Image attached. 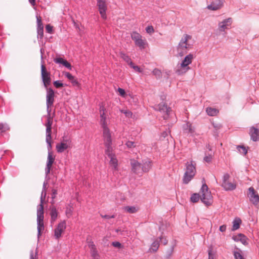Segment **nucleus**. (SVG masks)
I'll use <instances>...</instances> for the list:
<instances>
[{"label":"nucleus","mask_w":259,"mask_h":259,"mask_svg":"<svg viewBox=\"0 0 259 259\" xmlns=\"http://www.w3.org/2000/svg\"><path fill=\"white\" fill-rule=\"evenodd\" d=\"M37 249H36L35 252L34 253L33 250H31L30 251V258L29 259H37Z\"/></svg>","instance_id":"nucleus-44"},{"label":"nucleus","mask_w":259,"mask_h":259,"mask_svg":"<svg viewBox=\"0 0 259 259\" xmlns=\"http://www.w3.org/2000/svg\"><path fill=\"white\" fill-rule=\"evenodd\" d=\"M232 22V20L231 18L225 19L222 22H220L218 24L219 30L220 31H225L226 29L231 26Z\"/></svg>","instance_id":"nucleus-19"},{"label":"nucleus","mask_w":259,"mask_h":259,"mask_svg":"<svg viewBox=\"0 0 259 259\" xmlns=\"http://www.w3.org/2000/svg\"><path fill=\"white\" fill-rule=\"evenodd\" d=\"M146 31L147 33H149V34H151L154 32V28L152 26L150 25L148 26L146 28Z\"/></svg>","instance_id":"nucleus-46"},{"label":"nucleus","mask_w":259,"mask_h":259,"mask_svg":"<svg viewBox=\"0 0 259 259\" xmlns=\"http://www.w3.org/2000/svg\"><path fill=\"white\" fill-rule=\"evenodd\" d=\"M117 91H118V92L119 93V94L121 96H122L123 97H125V92L124 89H121L120 88H118Z\"/></svg>","instance_id":"nucleus-50"},{"label":"nucleus","mask_w":259,"mask_h":259,"mask_svg":"<svg viewBox=\"0 0 259 259\" xmlns=\"http://www.w3.org/2000/svg\"><path fill=\"white\" fill-rule=\"evenodd\" d=\"M223 4V0H216L215 2H212L207 8L209 10L215 11L220 9L222 7Z\"/></svg>","instance_id":"nucleus-23"},{"label":"nucleus","mask_w":259,"mask_h":259,"mask_svg":"<svg viewBox=\"0 0 259 259\" xmlns=\"http://www.w3.org/2000/svg\"><path fill=\"white\" fill-rule=\"evenodd\" d=\"M51 111H47V115L46 117L47 118V122L44 124L46 127H52L53 124V117L51 115Z\"/></svg>","instance_id":"nucleus-30"},{"label":"nucleus","mask_w":259,"mask_h":259,"mask_svg":"<svg viewBox=\"0 0 259 259\" xmlns=\"http://www.w3.org/2000/svg\"><path fill=\"white\" fill-rule=\"evenodd\" d=\"M47 185H48L47 181H44V182L43 183V187H42V190H44V191H45V190L47 191Z\"/></svg>","instance_id":"nucleus-60"},{"label":"nucleus","mask_w":259,"mask_h":259,"mask_svg":"<svg viewBox=\"0 0 259 259\" xmlns=\"http://www.w3.org/2000/svg\"><path fill=\"white\" fill-rule=\"evenodd\" d=\"M120 57L124 61H125L129 65L131 64V63H133V62L131 61V59L130 57L129 56L126 55V54L120 52Z\"/></svg>","instance_id":"nucleus-35"},{"label":"nucleus","mask_w":259,"mask_h":259,"mask_svg":"<svg viewBox=\"0 0 259 259\" xmlns=\"http://www.w3.org/2000/svg\"><path fill=\"white\" fill-rule=\"evenodd\" d=\"M101 217L103 218H105V219H107L114 218L115 217V216L114 215H101Z\"/></svg>","instance_id":"nucleus-56"},{"label":"nucleus","mask_w":259,"mask_h":259,"mask_svg":"<svg viewBox=\"0 0 259 259\" xmlns=\"http://www.w3.org/2000/svg\"><path fill=\"white\" fill-rule=\"evenodd\" d=\"M72 208L71 207H67L66 210V213L68 218L72 215Z\"/></svg>","instance_id":"nucleus-52"},{"label":"nucleus","mask_w":259,"mask_h":259,"mask_svg":"<svg viewBox=\"0 0 259 259\" xmlns=\"http://www.w3.org/2000/svg\"><path fill=\"white\" fill-rule=\"evenodd\" d=\"M41 53L42 54V49L40 50Z\"/></svg>","instance_id":"nucleus-64"},{"label":"nucleus","mask_w":259,"mask_h":259,"mask_svg":"<svg viewBox=\"0 0 259 259\" xmlns=\"http://www.w3.org/2000/svg\"><path fill=\"white\" fill-rule=\"evenodd\" d=\"M155 110H157L163 114V117L164 119H166L170 111V108L167 107L166 104L165 103H162L156 105L154 106Z\"/></svg>","instance_id":"nucleus-14"},{"label":"nucleus","mask_w":259,"mask_h":259,"mask_svg":"<svg viewBox=\"0 0 259 259\" xmlns=\"http://www.w3.org/2000/svg\"><path fill=\"white\" fill-rule=\"evenodd\" d=\"M249 194L248 197L249 200L255 205H256L259 202V195L255 191L253 187H250L248 189Z\"/></svg>","instance_id":"nucleus-17"},{"label":"nucleus","mask_w":259,"mask_h":259,"mask_svg":"<svg viewBox=\"0 0 259 259\" xmlns=\"http://www.w3.org/2000/svg\"><path fill=\"white\" fill-rule=\"evenodd\" d=\"M233 255L235 259H245L242 254V251L239 249H237L233 251Z\"/></svg>","instance_id":"nucleus-34"},{"label":"nucleus","mask_w":259,"mask_h":259,"mask_svg":"<svg viewBox=\"0 0 259 259\" xmlns=\"http://www.w3.org/2000/svg\"><path fill=\"white\" fill-rule=\"evenodd\" d=\"M194 58V55L191 53L186 56L181 63L178 65V68L176 71V73L178 75H182L190 70V68L189 65L192 63Z\"/></svg>","instance_id":"nucleus-4"},{"label":"nucleus","mask_w":259,"mask_h":259,"mask_svg":"<svg viewBox=\"0 0 259 259\" xmlns=\"http://www.w3.org/2000/svg\"><path fill=\"white\" fill-rule=\"evenodd\" d=\"M152 162L151 160L146 159L142 160V170L143 173L148 172L152 168Z\"/></svg>","instance_id":"nucleus-21"},{"label":"nucleus","mask_w":259,"mask_h":259,"mask_svg":"<svg viewBox=\"0 0 259 259\" xmlns=\"http://www.w3.org/2000/svg\"><path fill=\"white\" fill-rule=\"evenodd\" d=\"M37 37L42 39L44 37V26L40 17L36 16Z\"/></svg>","instance_id":"nucleus-20"},{"label":"nucleus","mask_w":259,"mask_h":259,"mask_svg":"<svg viewBox=\"0 0 259 259\" xmlns=\"http://www.w3.org/2000/svg\"><path fill=\"white\" fill-rule=\"evenodd\" d=\"M212 125L213 126V127L216 130H218L220 129L222 127V125L221 124H217V123H213Z\"/></svg>","instance_id":"nucleus-58"},{"label":"nucleus","mask_w":259,"mask_h":259,"mask_svg":"<svg viewBox=\"0 0 259 259\" xmlns=\"http://www.w3.org/2000/svg\"><path fill=\"white\" fill-rule=\"evenodd\" d=\"M89 247L90 248V250L96 248L95 245L94 244L93 241H89L88 242Z\"/></svg>","instance_id":"nucleus-53"},{"label":"nucleus","mask_w":259,"mask_h":259,"mask_svg":"<svg viewBox=\"0 0 259 259\" xmlns=\"http://www.w3.org/2000/svg\"><path fill=\"white\" fill-rule=\"evenodd\" d=\"M130 66L134 69V70L136 72H139V73H142L143 72V70L138 66L134 65V64L133 63H131V64L130 65Z\"/></svg>","instance_id":"nucleus-40"},{"label":"nucleus","mask_w":259,"mask_h":259,"mask_svg":"<svg viewBox=\"0 0 259 259\" xmlns=\"http://www.w3.org/2000/svg\"><path fill=\"white\" fill-rule=\"evenodd\" d=\"M53 83L56 88H60L64 86V84L59 80L55 81Z\"/></svg>","instance_id":"nucleus-47"},{"label":"nucleus","mask_w":259,"mask_h":259,"mask_svg":"<svg viewBox=\"0 0 259 259\" xmlns=\"http://www.w3.org/2000/svg\"><path fill=\"white\" fill-rule=\"evenodd\" d=\"M158 239H159V241L161 242V243H162L163 245L167 244V243L168 242L167 240L164 236H161V237H158Z\"/></svg>","instance_id":"nucleus-48"},{"label":"nucleus","mask_w":259,"mask_h":259,"mask_svg":"<svg viewBox=\"0 0 259 259\" xmlns=\"http://www.w3.org/2000/svg\"><path fill=\"white\" fill-rule=\"evenodd\" d=\"M191 161L186 163V169L184 173L183 182L184 184H188L193 178L196 172L195 163Z\"/></svg>","instance_id":"nucleus-5"},{"label":"nucleus","mask_w":259,"mask_h":259,"mask_svg":"<svg viewBox=\"0 0 259 259\" xmlns=\"http://www.w3.org/2000/svg\"><path fill=\"white\" fill-rule=\"evenodd\" d=\"M241 223V220L238 218H236L233 222L232 230L235 231L239 229Z\"/></svg>","instance_id":"nucleus-32"},{"label":"nucleus","mask_w":259,"mask_h":259,"mask_svg":"<svg viewBox=\"0 0 259 259\" xmlns=\"http://www.w3.org/2000/svg\"><path fill=\"white\" fill-rule=\"evenodd\" d=\"M207 147V148L209 150V151H211V147L210 146V145L208 144L206 146Z\"/></svg>","instance_id":"nucleus-63"},{"label":"nucleus","mask_w":259,"mask_h":259,"mask_svg":"<svg viewBox=\"0 0 259 259\" xmlns=\"http://www.w3.org/2000/svg\"><path fill=\"white\" fill-rule=\"evenodd\" d=\"M100 123L103 129V138L104 143L112 141L111 132L107 126L105 113H101V115H100Z\"/></svg>","instance_id":"nucleus-6"},{"label":"nucleus","mask_w":259,"mask_h":259,"mask_svg":"<svg viewBox=\"0 0 259 259\" xmlns=\"http://www.w3.org/2000/svg\"><path fill=\"white\" fill-rule=\"evenodd\" d=\"M46 31L49 33H52L53 32V27L50 24H47L46 26Z\"/></svg>","instance_id":"nucleus-49"},{"label":"nucleus","mask_w":259,"mask_h":259,"mask_svg":"<svg viewBox=\"0 0 259 259\" xmlns=\"http://www.w3.org/2000/svg\"><path fill=\"white\" fill-rule=\"evenodd\" d=\"M66 228V222L63 221L59 223L54 230V236L56 239H58L61 236L62 233Z\"/></svg>","instance_id":"nucleus-16"},{"label":"nucleus","mask_w":259,"mask_h":259,"mask_svg":"<svg viewBox=\"0 0 259 259\" xmlns=\"http://www.w3.org/2000/svg\"><path fill=\"white\" fill-rule=\"evenodd\" d=\"M153 74L156 77V78L159 79L162 77V72L161 71L155 68L152 71Z\"/></svg>","instance_id":"nucleus-37"},{"label":"nucleus","mask_w":259,"mask_h":259,"mask_svg":"<svg viewBox=\"0 0 259 259\" xmlns=\"http://www.w3.org/2000/svg\"><path fill=\"white\" fill-rule=\"evenodd\" d=\"M50 151L51 150L49 151L48 152L47 165L45 168V173L46 176H47L50 172L51 168L55 160V158L53 157L52 153Z\"/></svg>","instance_id":"nucleus-18"},{"label":"nucleus","mask_w":259,"mask_h":259,"mask_svg":"<svg viewBox=\"0 0 259 259\" xmlns=\"http://www.w3.org/2000/svg\"><path fill=\"white\" fill-rule=\"evenodd\" d=\"M112 244L114 247L117 248H120L121 246V243L117 241L113 242Z\"/></svg>","instance_id":"nucleus-55"},{"label":"nucleus","mask_w":259,"mask_h":259,"mask_svg":"<svg viewBox=\"0 0 259 259\" xmlns=\"http://www.w3.org/2000/svg\"><path fill=\"white\" fill-rule=\"evenodd\" d=\"M46 195L47 191L45 190L44 191V190H42L40 198V204L38 205L37 210H40V208H41V210H44L43 203L45 201Z\"/></svg>","instance_id":"nucleus-29"},{"label":"nucleus","mask_w":259,"mask_h":259,"mask_svg":"<svg viewBox=\"0 0 259 259\" xmlns=\"http://www.w3.org/2000/svg\"><path fill=\"white\" fill-rule=\"evenodd\" d=\"M159 242L160 241L158 239V238H157L152 243L150 249H151L153 252H156L159 248Z\"/></svg>","instance_id":"nucleus-33"},{"label":"nucleus","mask_w":259,"mask_h":259,"mask_svg":"<svg viewBox=\"0 0 259 259\" xmlns=\"http://www.w3.org/2000/svg\"><path fill=\"white\" fill-rule=\"evenodd\" d=\"M184 133L187 135H192L194 133V129L192 127L191 124L189 122L183 125V126Z\"/></svg>","instance_id":"nucleus-26"},{"label":"nucleus","mask_w":259,"mask_h":259,"mask_svg":"<svg viewBox=\"0 0 259 259\" xmlns=\"http://www.w3.org/2000/svg\"><path fill=\"white\" fill-rule=\"evenodd\" d=\"M46 141L47 143V148L48 151H50L52 149V127H46Z\"/></svg>","instance_id":"nucleus-22"},{"label":"nucleus","mask_w":259,"mask_h":259,"mask_svg":"<svg viewBox=\"0 0 259 259\" xmlns=\"http://www.w3.org/2000/svg\"><path fill=\"white\" fill-rule=\"evenodd\" d=\"M112 141L104 143L106 155L110 158L109 164L114 171L118 170V160L115 154L113 152V148L112 147Z\"/></svg>","instance_id":"nucleus-3"},{"label":"nucleus","mask_w":259,"mask_h":259,"mask_svg":"<svg viewBox=\"0 0 259 259\" xmlns=\"http://www.w3.org/2000/svg\"><path fill=\"white\" fill-rule=\"evenodd\" d=\"M230 178V175L228 173H226L224 175L222 178L221 186L226 191H232L235 190L236 188V184L235 182L229 181Z\"/></svg>","instance_id":"nucleus-8"},{"label":"nucleus","mask_w":259,"mask_h":259,"mask_svg":"<svg viewBox=\"0 0 259 259\" xmlns=\"http://www.w3.org/2000/svg\"><path fill=\"white\" fill-rule=\"evenodd\" d=\"M206 111L209 116H215L218 113V110L215 108L208 107L206 108Z\"/></svg>","instance_id":"nucleus-36"},{"label":"nucleus","mask_w":259,"mask_h":259,"mask_svg":"<svg viewBox=\"0 0 259 259\" xmlns=\"http://www.w3.org/2000/svg\"><path fill=\"white\" fill-rule=\"evenodd\" d=\"M9 129V126L6 123H0V131L2 132H5Z\"/></svg>","instance_id":"nucleus-43"},{"label":"nucleus","mask_w":259,"mask_h":259,"mask_svg":"<svg viewBox=\"0 0 259 259\" xmlns=\"http://www.w3.org/2000/svg\"><path fill=\"white\" fill-rule=\"evenodd\" d=\"M135 143L134 142H132V141H127L126 143H125V145L128 148H131L132 147H135Z\"/></svg>","instance_id":"nucleus-51"},{"label":"nucleus","mask_w":259,"mask_h":259,"mask_svg":"<svg viewBox=\"0 0 259 259\" xmlns=\"http://www.w3.org/2000/svg\"><path fill=\"white\" fill-rule=\"evenodd\" d=\"M64 74L65 77H67L71 81L73 85H78L79 84L77 79L71 73L66 72L64 73Z\"/></svg>","instance_id":"nucleus-28"},{"label":"nucleus","mask_w":259,"mask_h":259,"mask_svg":"<svg viewBox=\"0 0 259 259\" xmlns=\"http://www.w3.org/2000/svg\"><path fill=\"white\" fill-rule=\"evenodd\" d=\"M199 193L193 194L190 198L191 201L193 203L197 202L200 199L206 206H210L213 202L212 196L211 192L208 190V188L205 183L202 184Z\"/></svg>","instance_id":"nucleus-1"},{"label":"nucleus","mask_w":259,"mask_h":259,"mask_svg":"<svg viewBox=\"0 0 259 259\" xmlns=\"http://www.w3.org/2000/svg\"><path fill=\"white\" fill-rule=\"evenodd\" d=\"M237 149L241 154L243 155H245L247 153V149L243 146H238Z\"/></svg>","instance_id":"nucleus-41"},{"label":"nucleus","mask_w":259,"mask_h":259,"mask_svg":"<svg viewBox=\"0 0 259 259\" xmlns=\"http://www.w3.org/2000/svg\"><path fill=\"white\" fill-rule=\"evenodd\" d=\"M54 92L52 88H47L46 104L47 111H51L50 107L54 102Z\"/></svg>","instance_id":"nucleus-13"},{"label":"nucleus","mask_w":259,"mask_h":259,"mask_svg":"<svg viewBox=\"0 0 259 259\" xmlns=\"http://www.w3.org/2000/svg\"><path fill=\"white\" fill-rule=\"evenodd\" d=\"M50 211L51 222L52 223H53L57 220L58 213L56 207L54 206L50 207Z\"/></svg>","instance_id":"nucleus-27"},{"label":"nucleus","mask_w":259,"mask_h":259,"mask_svg":"<svg viewBox=\"0 0 259 259\" xmlns=\"http://www.w3.org/2000/svg\"><path fill=\"white\" fill-rule=\"evenodd\" d=\"M249 135L251 139L253 141H257L259 140V131L257 128L254 126L251 127L250 128Z\"/></svg>","instance_id":"nucleus-25"},{"label":"nucleus","mask_w":259,"mask_h":259,"mask_svg":"<svg viewBox=\"0 0 259 259\" xmlns=\"http://www.w3.org/2000/svg\"><path fill=\"white\" fill-rule=\"evenodd\" d=\"M120 112L123 113L126 117L131 118L133 115L132 112L129 110H121Z\"/></svg>","instance_id":"nucleus-42"},{"label":"nucleus","mask_w":259,"mask_h":259,"mask_svg":"<svg viewBox=\"0 0 259 259\" xmlns=\"http://www.w3.org/2000/svg\"><path fill=\"white\" fill-rule=\"evenodd\" d=\"M54 61L55 63L62 65L70 70L72 69V66L71 64L66 60H64L61 57H57L54 59Z\"/></svg>","instance_id":"nucleus-24"},{"label":"nucleus","mask_w":259,"mask_h":259,"mask_svg":"<svg viewBox=\"0 0 259 259\" xmlns=\"http://www.w3.org/2000/svg\"><path fill=\"white\" fill-rule=\"evenodd\" d=\"M123 210L126 212L130 213H134L136 212L138 209L137 207L132 206H126L123 207Z\"/></svg>","instance_id":"nucleus-31"},{"label":"nucleus","mask_w":259,"mask_h":259,"mask_svg":"<svg viewBox=\"0 0 259 259\" xmlns=\"http://www.w3.org/2000/svg\"><path fill=\"white\" fill-rule=\"evenodd\" d=\"M239 236L241 237L240 240L243 242L245 240V236L242 234H240Z\"/></svg>","instance_id":"nucleus-62"},{"label":"nucleus","mask_w":259,"mask_h":259,"mask_svg":"<svg viewBox=\"0 0 259 259\" xmlns=\"http://www.w3.org/2000/svg\"><path fill=\"white\" fill-rule=\"evenodd\" d=\"M212 154H208L207 155H206L204 156L203 160L204 161L209 163V162H211V161L212 160Z\"/></svg>","instance_id":"nucleus-45"},{"label":"nucleus","mask_w":259,"mask_h":259,"mask_svg":"<svg viewBox=\"0 0 259 259\" xmlns=\"http://www.w3.org/2000/svg\"><path fill=\"white\" fill-rule=\"evenodd\" d=\"M97 6L101 18L104 20L106 19V11L107 10L106 0H97Z\"/></svg>","instance_id":"nucleus-12"},{"label":"nucleus","mask_w":259,"mask_h":259,"mask_svg":"<svg viewBox=\"0 0 259 259\" xmlns=\"http://www.w3.org/2000/svg\"><path fill=\"white\" fill-rule=\"evenodd\" d=\"M90 251L93 259H99V255L96 248L90 250Z\"/></svg>","instance_id":"nucleus-38"},{"label":"nucleus","mask_w":259,"mask_h":259,"mask_svg":"<svg viewBox=\"0 0 259 259\" xmlns=\"http://www.w3.org/2000/svg\"><path fill=\"white\" fill-rule=\"evenodd\" d=\"M44 211L40 210H37V238H39L41 235V231L44 230Z\"/></svg>","instance_id":"nucleus-9"},{"label":"nucleus","mask_w":259,"mask_h":259,"mask_svg":"<svg viewBox=\"0 0 259 259\" xmlns=\"http://www.w3.org/2000/svg\"><path fill=\"white\" fill-rule=\"evenodd\" d=\"M105 110H106V109H105L104 106L103 105H101L100 107V111H99L100 115H101V113H105Z\"/></svg>","instance_id":"nucleus-57"},{"label":"nucleus","mask_w":259,"mask_h":259,"mask_svg":"<svg viewBox=\"0 0 259 259\" xmlns=\"http://www.w3.org/2000/svg\"><path fill=\"white\" fill-rule=\"evenodd\" d=\"M131 38L134 41L135 45L140 50L144 49L148 45L146 40L143 39L142 36L137 31L131 33Z\"/></svg>","instance_id":"nucleus-7"},{"label":"nucleus","mask_w":259,"mask_h":259,"mask_svg":"<svg viewBox=\"0 0 259 259\" xmlns=\"http://www.w3.org/2000/svg\"><path fill=\"white\" fill-rule=\"evenodd\" d=\"M208 259H214L215 252L213 251L212 246H210L208 250Z\"/></svg>","instance_id":"nucleus-39"},{"label":"nucleus","mask_w":259,"mask_h":259,"mask_svg":"<svg viewBox=\"0 0 259 259\" xmlns=\"http://www.w3.org/2000/svg\"><path fill=\"white\" fill-rule=\"evenodd\" d=\"M71 139L67 137L64 136L60 143L56 145V150L58 153H62L65 150L71 147Z\"/></svg>","instance_id":"nucleus-11"},{"label":"nucleus","mask_w":259,"mask_h":259,"mask_svg":"<svg viewBox=\"0 0 259 259\" xmlns=\"http://www.w3.org/2000/svg\"><path fill=\"white\" fill-rule=\"evenodd\" d=\"M57 194V190L55 189H52V199L53 200L56 197Z\"/></svg>","instance_id":"nucleus-54"},{"label":"nucleus","mask_w":259,"mask_h":259,"mask_svg":"<svg viewBox=\"0 0 259 259\" xmlns=\"http://www.w3.org/2000/svg\"><path fill=\"white\" fill-rule=\"evenodd\" d=\"M191 39L192 36L190 35L185 34L183 36L177 48L179 56H183L192 48L193 44L191 42Z\"/></svg>","instance_id":"nucleus-2"},{"label":"nucleus","mask_w":259,"mask_h":259,"mask_svg":"<svg viewBox=\"0 0 259 259\" xmlns=\"http://www.w3.org/2000/svg\"><path fill=\"white\" fill-rule=\"evenodd\" d=\"M35 1L36 0H28L29 3L32 6H34L35 5Z\"/></svg>","instance_id":"nucleus-61"},{"label":"nucleus","mask_w":259,"mask_h":259,"mask_svg":"<svg viewBox=\"0 0 259 259\" xmlns=\"http://www.w3.org/2000/svg\"><path fill=\"white\" fill-rule=\"evenodd\" d=\"M219 230L221 232H224L226 230V226L224 225L220 227Z\"/></svg>","instance_id":"nucleus-59"},{"label":"nucleus","mask_w":259,"mask_h":259,"mask_svg":"<svg viewBox=\"0 0 259 259\" xmlns=\"http://www.w3.org/2000/svg\"><path fill=\"white\" fill-rule=\"evenodd\" d=\"M41 77L44 87L47 88L51 83V74L47 70L45 66L43 64L42 61H41Z\"/></svg>","instance_id":"nucleus-10"},{"label":"nucleus","mask_w":259,"mask_h":259,"mask_svg":"<svg viewBox=\"0 0 259 259\" xmlns=\"http://www.w3.org/2000/svg\"><path fill=\"white\" fill-rule=\"evenodd\" d=\"M130 163L132 167V171L137 175L142 176L143 174L142 163L135 159H131Z\"/></svg>","instance_id":"nucleus-15"}]
</instances>
